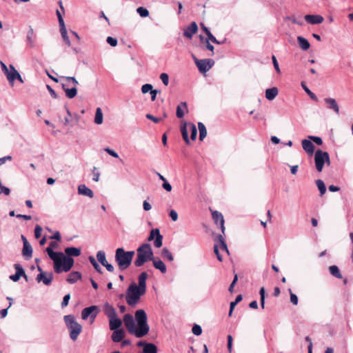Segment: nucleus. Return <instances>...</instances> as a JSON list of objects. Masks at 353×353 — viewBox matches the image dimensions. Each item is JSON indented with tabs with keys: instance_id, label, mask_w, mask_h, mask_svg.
Wrapping results in <instances>:
<instances>
[{
	"instance_id": "nucleus-1",
	"label": "nucleus",
	"mask_w": 353,
	"mask_h": 353,
	"mask_svg": "<svg viewBox=\"0 0 353 353\" xmlns=\"http://www.w3.org/2000/svg\"><path fill=\"white\" fill-rule=\"evenodd\" d=\"M81 254V248L73 246L65 248L64 253L61 252L58 261L56 263V266L53 267L54 272L61 274L70 271L74 264L73 257L79 256Z\"/></svg>"
},
{
	"instance_id": "nucleus-2",
	"label": "nucleus",
	"mask_w": 353,
	"mask_h": 353,
	"mask_svg": "<svg viewBox=\"0 0 353 353\" xmlns=\"http://www.w3.org/2000/svg\"><path fill=\"white\" fill-rule=\"evenodd\" d=\"M134 254V251H125L123 248L116 250L114 259L120 271H123L130 266Z\"/></svg>"
},
{
	"instance_id": "nucleus-3",
	"label": "nucleus",
	"mask_w": 353,
	"mask_h": 353,
	"mask_svg": "<svg viewBox=\"0 0 353 353\" xmlns=\"http://www.w3.org/2000/svg\"><path fill=\"white\" fill-rule=\"evenodd\" d=\"M154 256L150 244L143 243L137 249V258L134 264L137 268L141 267L146 262L151 261Z\"/></svg>"
},
{
	"instance_id": "nucleus-4",
	"label": "nucleus",
	"mask_w": 353,
	"mask_h": 353,
	"mask_svg": "<svg viewBox=\"0 0 353 353\" xmlns=\"http://www.w3.org/2000/svg\"><path fill=\"white\" fill-rule=\"evenodd\" d=\"M51 241L49 245L46 248V252L48 254L49 258L53 261V267L56 266V263L58 261L60 254L61 252H55L54 250L58 248L59 243L61 241V235L59 231L53 232L52 235L49 236Z\"/></svg>"
},
{
	"instance_id": "nucleus-5",
	"label": "nucleus",
	"mask_w": 353,
	"mask_h": 353,
	"mask_svg": "<svg viewBox=\"0 0 353 353\" xmlns=\"http://www.w3.org/2000/svg\"><path fill=\"white\" fill-rule=\"evenodd\" d=\"M146 292L137 287L136 283H132L126 290L125 300L127 303L134 307L140 301L141 296H143Z\"/></svg>"
},
{
	"instance_id": "nucleus-6",
	"label": "nucleus",
	"mask_w": 353,
	"mask_h": 353,
	"mask_svg": "<svg viewBox=\"0 0 353 353\" xmlns=\"http://www.w3.org/2000/svg\"><path fill=\"white\" fill-rule=\"evenodd\" d=\"M134 316L139 329L137 338H142L147 335L150 331L147 314L144 310L139 309L135 312Z\"/></svg>"
},
{
	"instance_id": "nucleus-7",
	"label": "nucleus",
	"mask_w": 353,
	"mask_h": 353,
	"mask_svg": "<svg viewBox=\"0 0 353 353\" xmlns=\"http://www.w3.org/2000/svg\"><path fill=\"white\" fill-rule=\"evenodd\" d=\"M65 323L69 330L70 337L72 341H76L82 331V326L72 314H68L63 317Z\"/></svg>"
},
{
	"instance_id": "nucleus-8",
	"label": "nucleus",
	"mask_w": 353,
	"mask_h": 353,
	"mask_svg": "<svg viewBox=\"0 0 353 353\" xmlns=\"http://www.w3.org/2000/svg\"><path fill=\"white\" fill-rule=\"evenodd\" d=\"M100 312V308L98 305H90L85 307L81 311V319L87 320L88 318L90 319V323H93Z\"/></svg>"
},
{
	"instance_id": "nucleus-9",
	"label": "nucleus",
	"mask_w": 353,
	"mask_h": 353,
	"mask_svg": "<svg viewBox=\"0 0 353 353\" xmlns=\"http://www.w3.org/2000/svg\"><path fill=\"white\" fill-rule=\"evenodd\" d=\"M196 65L201 73H205L210 70L214 64V61L211 59H199L194 54L192 55Z\"/></svg>"
},
{
	"instance_id": "nucleus-10",
	"label": "nucleus",
	"mask_w": 353,
	"mask_h": 353,
	"mask_svg": "<svg viewBox=\"0 0 353 353\" xmlns=\"http://www.w3.org/2000/svg\"><path fill=\"white\" fill-rule=\"evenodd\" d=\"M123 322L128 332L137 337L139 329L135 324L133 316L130 314H125L123 316Z\"/></svg>"
},
{
	"instance_id": "nucleus-11",
	"label": "nucleus",
	"mask_w": 353,
	"mask_h": 353,
	"mask_svg": "<svg viewBox=\"0 0 353 353\" xmlns=\"http://www.w3.org/2000/svg\"><path fill=\"white\" fill-rule=\"evenodd\" d=\"M163 236L161 234L160 230L159 228H154L150 230V234L148 237V241H154V245L157 248H159L163 245Z\"/></svg>"
},
{
	"instance_id": "nucleus-12",
	"label": "nucleus",
	"mask_w": 353,
	"mask_h": 353,
	"mask_svg": "<svg viewBox=\"0 0 353 353\" xmlns=\"http://www.w3.org/2000/svg\"><path fill=\"white\" fill-rule=\"evenodd\" d=\"M325 154L326 152L321 149H318L314 153L315 167L316 170L319 172H322L325 165Z\"/></svg>"
},
{
	"instance_id": "nucleus-13",
	"label": "nucleus",
	"mask_w": 353,
	"mask_h": 353,
	"mask_svg": "<svg viewBox=\"0 0 353 353\" xmlns=\"http://www.w3.org/2000/svg\"><path fill=\"white\" fill-rule=\"evenodd\" d=\"M212 216L216 225L219 223L220 224V228L224 234L225 228L224 226L225 221L223 214L220 212L214 210L212 212Z\"/></svg>"
},
{
	"instance_id": "nucleus-14",
	"label": "nucleus",
	"mask_w": 353,
	"mask_h": 353,
	"mask_svg": "<svg viewBox=\"0 0 353 353\" xmlns=\"http://www.w3.org/2000/svg\"><path fill=\"white\" fill-rule=\"evenodd\" d=\"M6 77L10 83H12L15 79L23 82L22 78L17 70L12 65H10V70L6 74Z\"/></svg>"
},
{
	"instance_id": "nucleus-15",
	"label": "nucleus",
	"mask_w": 353,
	"mask_h": 353,
	"mask_svg": "<svg viewBox=\"0 0 353 353\" xmlns=\"http://www.w3.org/2000/svg\"><path fill=\"white\" fill-rule=\"evenodd\" d=\"M61 84L62 85V88H65V87H70V88H76L78 85V82L74 77H61Z\"/></svg>"
},
{
	"instance_id": "nucleus-16",
	"label": "nucleus",
	"mask_w": 353,
	"mask_h": 353,
	"mask_svg": "<svg viewBox=\"0 0 353 353\" xmlns=\"http://www.w3.org/2000/svg\"><path fill=\"white\" fill-rule=\"evenodd\" d=\"M324 102L326 105L327 108L333 110L336 114H339V106L336 101L333 98H325Z\"/></svg>"
},
{
	"instance_id": "nucleus-17",
	"label": "nucleus",
	"mask_w": 353,
	"mask_h": 353,
	"mask_svg": "<svg viewBox=\"0 0 353 353\" xmlns=\"http://www.w3.org/2000/svg\"><path fill=\"white\" fill-rule=\"evenodd\" d=\"M198 31V26L196 22H192L189 26H188L183 32V35L188 38L192 39V36Z\"/></svg>"
},
{
	"instance_id": "nucleus-18",
	"label": "nucleus",
	"mask_w": 353,
	"mask_h": 353,
	"mask_svg": "<svg viewBox=\"0 0 353 353\" xmlns=\"http://www.w3.org/2000/svg\"><path fill=\"white\" fill-rule=\"evenodd\" d=\"M302 147L305 152L310 157L314 153L315 146L313 143L307 139H303L301 142Z\"/></svg>"
},
{
	"instance_id": "nucleus-19",
	"label": "nucleus",
	"mask_w": 353,
	"mask_h": 353,
	"mask_svg": "<svg viewBox=\"0 0 353 353\" xmlns=\"http://www.w3.org/2000/svg\"><path fill=\"white\" fill-rule=\"evenodd\" d=\"M151 261H152L155 269L159 270L162 274H165L166 272V265L159 257L154 256Z\"/></svg>"
},
{
	"instance_id": "nucleus-20",
	"label": "nucleus",
	"mask_w": 353,
	"mask_h": 353,
	"mask_svg": "<svg viewBox=\"0 0 353 353\" xmlns=\"http://www.w3.org/2000/svg\"><path fill=\"white\" fill-rule=\"evenodd\" d=\"M103 312L108 319H111L117 316L114 307L108 302H105L103 305Z\"/></svg>"
},
{
	"instance_id": "nucleus-21",
	"label": "nucleus",
	"mask_w": 353,
	"mask_h": 353,
	"mask_svg": "<svg viewBox=\"0 0 353 353\" xmlns=\"http://www.w3.org/2000/svg\"><path fill=\"white\" fill-rule=\"evenodd\" d=\"M122 325L121 320L117 317V315L114 317L109 319V327L110 330H119Z\"/></svg>"
},
{
	"instance_id": "nucleus-22",
	"label": "nucleus",
	"mask_w": 353,
	"mask_h": 353,
	"mask_svg": "<svg viewBox=\"0 0 353 353\" xmlns=\"http://www.w3.org/2000/svg\"><path fill=\"white\" fill-rule=\"evenodd\" d=\"M78 194L89 198H93L94 196L93 191L85 184H81L78 186Z\"/></svg>"
},
{
	"instance_id": "nucleus-23",
	"label": "nucleus",
	"mask_w": 353,
	"mask_h": 353,
	"mask_svg": "<svg viewBox=\"0 0 353 353\" xmlns=\"http://www.w3.org/2000/svg\"><path fill=\"white\" fill-rule=\"evenodd\" d=\"M305 21L311 24H319L321 23L324 19L321 15L307 14L305 16Z\"/></svg>"
},
{
	"instance_id": "nucleus-24",
	"label": "nucleus",
	"mask_w": 353,
	"mask_h": 353,
	"mask_svg": "<svg viewBox=\"0 0 353 353\" xmlns=\"http://www.w3.org/2000/svg\"><path fill=\"white\" fill-rule=\"evenodd\" d=\"M82 277L81 273L79 271H73L71 272L66 279V281L68 283L74 284L77 283L79 280H81Z\"/></svg>"
},
{
	"instance_id": "nucleus-25",
	"label": "nucleus",
	"mask_w": 353,
	"mask_h": 353,
	"mask_svg": "<svg viewBox=\"0 0 353 353\" xmlns=\"http://www.w3.org/2000/svg\"><path fill=\"white\" fill-rule=\"evenodd\" d=\"M148 274L146 272H142L138 276V285L139 288L142 289L146 292L147 285L146 280L148 279Z\"/></svg>"
},
{
	"instance_id": "nucleus-26",
	"label": "nucleus",
	"mask_w": 353,
	"mask_h": 353,
	"mask_svg": "<svg viewBox=\"0 0 353 353\" xmlns=\"http://www.w3.org/2000/svg\"><path fill=\"white\" fill-rule=\"evenodd\" d=\"M60 31H61V34L63 37V39L64 40L65 43L68 46H70L71 43H70V39H69L68 34H67V30L65 27L64 21L62 17H60Z\"/></svg>"
},
{
	"instance_id": "nucleus-27",
	"label": "nucleus",
	"mask_w": 353,
	"mask_h": 353,
	"mask_svg": "<svg viewBox=\"0 0 353 353\" xmlns=\"http://www.w3.org/2000/svg\"><path fill=\"white\" fill-rule=\"evenodd\" d=\"M125 336V331L123 329H120L119 330H114L112 334L111 339L113 342L119 343L121 342Z\"/></svg>"
},
{
	"instance_id": "nucleus-28",
	"label": "nucleus",
	"mask_w": 353,
	"mask_h": 353,
	"mask_svg": "<svg viewBox=\"0 0 353 353\" xmlns=\"http://www.w3.org/2000/svg\"><path fill=\"white\" fill-rule=\"evenodd\" d=\"M183 108L188 112V105L186 102H181L176 107V115L179 119H182L184 117L185 112Z\"/></svg>"
},
{
	"instance_id": "nucleus-29",
	"label": "nucleus",
	"mask_w": 353,
	"mask_h": 353,
	"mask_svg": "<svg viewBox=\"0 0 353 353\" xmlns=\"http://www.w3.org/2000/svg\"><path fill=\"white\" fill-rule=\"evenodd\" d=\"M22 254L26 259H29L32 255V248L29 243L25 242V245L23 246Z\"/></svg>"
},
{
	"instance_id": "nucleus-30",
	"label": "nucleus",
	"mask_w": 353,
	"mask_h": 353,
	"mask_svg": "<svg viewBox=\"0 0 353 353\" xmlns=\"http://www.w3.org/2000/svg\"><path fill=\"white\" fill-rule=\"evenodd\" d=\"M187 125H188V123L186 122H184L183 123V125L181 126V135H182V137H183L185 143L187 145H190V138L188 137V130H187Z\"/></svg>"
},
{
	"instance_id": "nucleus-31",
	"label": "nucleus",
	"mask_w": 353,
	"mask_h": 353,
	"mask_svg": "<svg viewBox=\"0 0 353 353\" xmlns=\"http://www.w3.org/2000/svg\"><path fill=\"white\" fill-rule=\"evenodd\" d=\"M297 41H298V43H299V47L303 50H308L310 48V43L304 37H303L301 36H299L297 37Z\"/></svg>"
},
{
	"instance_id": "nucleus-32",
	"label": "nucleus",
	"mask_w": 353,
	"mask_h": 353,
	"mask_svg": "<svg viewBox=\"0 0 353 353\" xmlns=\"http://www.w3.org/2000/svg\"><path fill=\"white\" fill-rule=\"evenodd\" d=\"M158 348L157 346L152 343H148L146 346L143 349V353H157Z\"/></svg>"
},
{
	"instance_id": "nucleus-33",
	"label": "nucleus",
	"mask_w": 353,
	"mask_h": 353,
	"mask_svg": "<svg viewBox=\"0 0 353 353\" xmlns=\"http://www.w3.org/2000/svg\"><path fill=\"white\" fill-rule=\"evenodd\" d=\"M198 129L199 131V140L202 141L207 136V130L202 122L198 123Z\"/></svg>"
},
{
	"instance_id": "nucleus-34",
	"label": "nucleus",
	"mask_w": 353,
	"mask_h": 353,
	"mask_svg": "<svg viewBox=\"0 0 353 353\" xmlns=\"http://www.w3.org/2000/svg\"><path fill=\"white\" fill-rule=\"evenodd\" d=\"M330 273L337 279H342V274L337 265H333L329 267Z\"/></svg>"
},
{
	"instance_id": "nucleus-35",
	"label": "nucleus",
	"mask_w": 353,
	"mask_h": 353,
	"mask_svg": "<svg viewBox=\"0 0 353 353\" xmlns=\"http://www.w3.org/2000/svg\"><path fill=\"white\" fill-rule=\"evenodd\" d=\"M35 262L37 263V269L39 271V274L37 276V281L39 283H40V282L44 283V272L43 271L42 268L39 265L41 260L39 259H36Z\"/></svg>"
},
{
	"instance_id": "nucleus-36",
	"label": "nucleus",
	"mask_w": 353,
	"mask_h": 353,
	"mask_svg": "<svg viewBox=\"0 0 353 353\" xmlns=\"http://www.w3.org/2000/svg\"><path fill=\"white\" fill-rule=\"evenodd\" d=\"M103 116L102 110L101 108H97L96 109L95 112V116H94V123L97 125H100L103 123Z\"/></svg>"
},
{
	"instance_id": "nucleus-37",
	"label": "nucleus",
	"mask_w": 353,
	"mask_h": 353,
	"mask_svg": "<svg viewBox=\"0 0 353 353\" xmlns=\"http://www.w3.org/2000/svg\"><path fill=\"white\" fill-rule=\"evenodd\" d=\"M161 256L163 259L168 260V261H172L174 260V256L172 252L167 248H164L161 250Z\"/></svg>"
},
{
	"instance_id": "nucleus-38",
	"label": "nucleus",
	"mask_w": 353,
	"mask_h": 353,
	"mask_svg": "<svg viewBox=\"0 0 353 353\" xmlns=\"http://www.w3.org/2000/svg\"><path fill=\"white\" fill-rule=\"evenodd\" d=\"M316 185L319 190L320 196H322L326 192V186L323 181L321 179H317L315 181Z\"/></svg>"
},
{
	"instance_id": "nucleus-39",
	"label": "nucleus",
	"mask_w": 353,
	"mask_h": 353,
	"mask_svg": "<svg viewBox=\"0 0 353 353\" xmlns=\"http://www.w3.org/2000/svg\"><path fill=\"white\" fill-rule=\"evenodd\" d=\"M97 259L103 266H104V265L108 263V261L105 258V252L103 250H99L97 252Z\"/></svg>"
},
{
	"instance_id": "nucleus-40",
	"label": "nucleus",
	"mask_w": 353,
	"mask_h": 353,
	"mask_svg": "<svg viewBox=\"0 0 353 353\" xmlns=\"http://www.w3.org/2000/svg\"><path fill=\"white\" fill-rule=\"evenodd\" d=\"M88 260L93 266L94 269L99 274H102L103 271L99 263L95 260L94 257L92 256H90L88 257Z\"/></svg>"
},
{
	"instance_id": "nucleus-41",
	"label": "nucleus",
	"mask_w": 353,
	"mask_h": 353,
	"mask_svg": "<svg viewBox=\"0 0 353 353\" xmlns=\"http://www.w3.org/2000/svg\"><path fill=\"white\" fill-rule=\"evenodd\" d=\"M279 94V90H265V97L267 99L272 101Z\"/></svg>"
},
{
	"instance_id": "nucleus-42",
	"label": "nucleus",
	"mask_w": 353,
	"mask_h": 353,
	"mask_svg": "<svg viewBox=\"0 0 353 353\" xmlns=\"http://www.w3.org/2000/svg\"><path fill=\"white\" fill-rule=\"evenodd\" d=\"M190 131V139L192 141L196 140L197 137V128L193 123H189Z\"/></svg>"
},
{
	"instance_id": "nucleus-43",
	"label": "nucleus",
	"mask_w": 353,
	"mask_h": 353,
	"mask_svg": "<svg viewBox=\"0 0 353 353\" xmlns=\"http://www.w3.org/2000/svg\"><path fill=\"white\" fill-rule=\"evenodd\" d=\"M217 238L219 239V241L220 243V247L221 249L223 251H225L229 254V250L228 248V245L226 244V242L225 241V239L223 238L222 234H219L217 236Z\"/></svg>"
},
{
	"instance_id": "nucleus-44",
	"label": "nucleus",
	"mask_w": 353,
	"mask_h": 353,
	"mask_svg": "<svg viewBox=\"0 0 353 353\" xmlns=\"http://www.w3.org/2000/svg\"><path fill=\"white\" fill-rule=\"evenodd\" d=\"M260 294V305L262 309L265 308V300L266 296V292L264 287H261L259 290Z\"/></svg>"
},
{
	"instance_id": "nucleus-45",
	"label": "nucleus",
	"mask_w": 353,
	"mask_h": 353,
	"mask_svg": "<svg viewBox=\"0 0 353 353\" xmlns=\"http://www.w3.org/2000/svg\"><path fill=\"white\" fill-rule=\"evenodd\" d=\"M14 268L15 269L16 273H18L20 276H23L24 279H26V280L28 279V276L26 274L25 271L21 265H20L19 263H15L14 265Z\"/></svg>"
},
{
	"instance_id": "nucleus-46",
	"label": "nucleus",
	"mask_w": 353,
	"mask_h": 353,
	"mask_svg": "<svg viewBox=\"0 0 353 353\" xmlns=\"http://www.w3.org/2000/svg\"><path fill=\"white\" fill-rule=\"evenodd\" d=\"M143 94L150 92L151 95V101H154L156 99L157 93L161 92V90H141Z\"/></svg>"
},
{
	"instance_id": "nucleus-47",
	"label": "nucleus",
	"mask_w": 353,
	"mask_h": 353,
	"mask_svg": "<svg viewBox=\"0 0 353 353\" xmlns=\"http://www.w3.org/2000/svg\"><path fill=\"white\" fill-rule=\"evenodd\" d=\"M210 41H211L208 37L205 41L202 42L203 48L209 50L211 52L210 56L214 54V46L210 44Z\"/></svg>"
},
{
	"instance_id": "nucleus-48",
	"label": "nucleus",
	"mask_w": 353,
	"mask_h": 353,
	"mask_svg": "<svg viewBox=\"0 0 353 353\" xmlns=\"http://www.w3.org/2000/svg\"><path fill=\"white\" fill-rule=\"evenodd\" d=\"M192 332L194 335L200 336L202 334V328L199 325L194 324Z\"/></svg>"
},
{
	"instance_id": "nucleus-49",
	"label": "nucleus",
	"mask_w": 353,
	"mask_h": 353,
	"mask_svg": "<svg viewBox=\"0 0 353 353\" xmlns=\"http://www.w3.org/2000/svg\"><path fill=\"white\" fill-rule=\"evenodd\" d=\"M137 12L141 17H146L149 15V11L143 7L138 8Z\"/></svg>"
},
{
	"instance_id": "nucleus-50",
	"label": "nucleus",
	"mask_w": 353,
	"mask_h": 353,
	"mask_svg": "<svg viewBox=\"0 0 353 353\" xmlns=\"http://www.w3.org/2000/svg\"><path fill=\"white\" fill-rule=\"evenodd\" d=\"M288 291L290 295V302L293 305H296L299 302L298 296L292 292L291 289H289Z\"/></svg>"
},
{
	"instance_id": "nucleus-51",
	"label": "nucleus",
	"mask_w": 353,
	"mask_h": 353,
	"mask_svg": "<svg viewBox=\"0 0 353 353\" xmlns=\"http://www.w3.org/2000/svg\"><path fill=\"white\" fill-rule=\"evenodd\" d=\"M238 281V275L237 274H234V278H233V280L232 281V283H230V286H229V288H228V291L230 292V293H232L233 291H234V286L236 285V283Z\"/></svg>"
},
{
	"instance_id": "nucleus-52",
	"label": "nucleus",
	"mask_w": 353,
	"mask_h": 353,
	"mask_svg": "<svg viewBox=\"0 0 353 353\" xmlns=\"http://www.w3.org/2000/svg\"><path fill=\"white\" fill-rule=\"evenodd\" d=\"M65 95L69 99H73L77 94L78 90H64Z\"/></svg>"
},
{
	"instance_id": "nucleus-53",
	"label": "nucleus",
	"mask_w": 353,
	"mask_h": 353,
	"mask_svg": "<svg viewBox=\"0 0 353 353\" xmlns=\"http://www.w3.org/2000/svg\"><path fill=\"white\" fill-rule=\"evenodd\" d=\"M214 252L218 259L219 261L222 262L223 261V256L219 252V247L217 244H215L214 245Z\"/></svg>"
},
{
	"instance_id": "nucleus-54",
	"label": "nucleus",
	"mask_w": 353,
	"mask_h": 353,
	"mask_svg": "<svg viewBox=\"0 0 353 353\" xmlns=\"http://www.w3.org/2000/svg\"><path fill=\"white\" fill-rule=\"evenodd\" d=\"M70 299V294H65L63 298V301L61 302V307L63 308L66 306H68V303H69V301Z\"/></svg>"
},
{
	"instance_id": "nucleus-55",
	"label": "nucleus",
	"mask_w": 353,
	"mask_h": 353,
	"mask_svg": "<svg viewBox=\"0 0 353 353\" xmlns=\"http://www.w3.org/2000/svg\"><path fill=\"white\" fill-rule=\"evenodd\" d=\"M160 79L162 81V82H163V85L165 86H168V85L169 77H168V75L166 73L161 74Z\"/></svg>"
},
{
	"instance_id": "nucleus-56",
	"label": "nucleus",
	"mask_w": 353,
	"mask_h": 353,
	"mask_svg": "<svg viewBox=\"0 0 353 353\" xmlns=\"http://www.w3.org/2000/svg\"><path fill=\"white\" fill-rule=\"evenodd\" d=\"M309 138L318 145L323 144V140L320 137L310 136Z\"/></svg>"
},
{
	"instance_id": "nucleus-57",
	"label": "nucleus",
	"mask_w": 353,
	"mask_h": 353,
	"mask_svg": "<svg viewBox=\"0 0 353 353\" xmlns=\"http://www.w3.org/2000/svg\"><path fill=\"white\" fill-rule=\"evenodd\" d=\"M104 151L112 157L119 158L118 153L110 148H105Z\"/></svg>"
},
{
	"instance_id": "nucleus-58",
	"label": "nucleus",
	"mask_w": 353,
	"mask_h": 353,
	"mask_svg": "<svg viewBox=\"0 0 353 353\" xmlns=\"http://www.w3.org/2000/svg\"><path fill=\"white\" fill-rule=\"evenodd\" d=\"M43 228L39 225H37L34 228V236L36 239H39L41 236V232Z\"/></svg>"
},
{
	"instance_id": "nucleus-59",
	"label": "nucleus",
	"mask_w": 353,
	"mask_h": 353,
	"mask_svg": "<svg viewBox=\"0 0 353 353\" xmlns=\"http://www.w3.org/2000/svg\"><path fill=\"white\" fill-rule=\"evenodd\" d=\"M145 117L149 119V120H151L154 123H158L159 122H160L161 121V118H159V117H154V115L151 114H147L145 115Z\"/></svg>"
},
{
	"instance_id": "nucleus-60",
	"label": "nucleus",
	"mask_w": 353,
	"mask_h": 353,
	"mask_svg": "<svg viewBox=\"0 0 353 353\" xmlns=\"http://www.w3.org/2000/svg\"><path fill=\"white\" fill-rule=\"evenodd\" d=\"M162 188L167 192H171L172 189L171 184L168 181L167 179L163 181Z\"/></svg>"
},
{
	"instance_id": "nucleus-61",
	"label": "nucleus",
	"mask_w": 353,
	"mask_h": 353,
	"mask_svg": "<svg viewBox=\"0 0 353 353\" xmlns=\"http://www.w3.org/2000/svg\"><path fill=\"white\" fill-rule=\"evenodd\" d=\"M305 92L307 94V95L310 97L312 100H313L315 102H317L319 101L318 97L316 95L312 92L311 90H304Z\"/></svg>"
},
{
	"instance_id": "nucleus-62",
	"label": "nucleus",
	"mask_w": 353,
	"mask_h": 353,
	"mask_svg": "<svg viewBox=\"0 0 353 353\" xmlns=\"http://www.w3.org/2000/svg\"><path fill=\"white\" fill-rule=\"evenodd\" d=\"M227 341H228L227 346H228V351H229V352H231L232 349L233 338L230 334L228 335Z\"/></svg>"
},
{
	"instance_id": "nucleus-63",
	"label": "nucleus",
	"mask_w": 353,
	"mask_h": 353,
	"mask_svg": "<svg viewBox=\"0 0 353 353\" xmlns=\"http://www.w3.org/2000/svg\"><path fill=\"white\" fill-rule=\"evenodd\" d=\"M169 216L173 221H176L178 219V214L174 210H170Z\"/></svg>"
},
{
	"instance_id": "nucleus-64",
	"label": "nucleus",
	"mask_w": 353,
	"mask_h": 353,
	"mask_svg": "<svg viewBox=\"0 0 353 353\" xmlns=\"http://www.w3.org/2000/svg\"><path fill=\"white\" fill-rule=\"evenodd\" d=\"M107 42L108 44H110L112 47H115L117 45V40L115 38H113L112 37H108L107 38Z\"/></svg>"
}]
</instances>
